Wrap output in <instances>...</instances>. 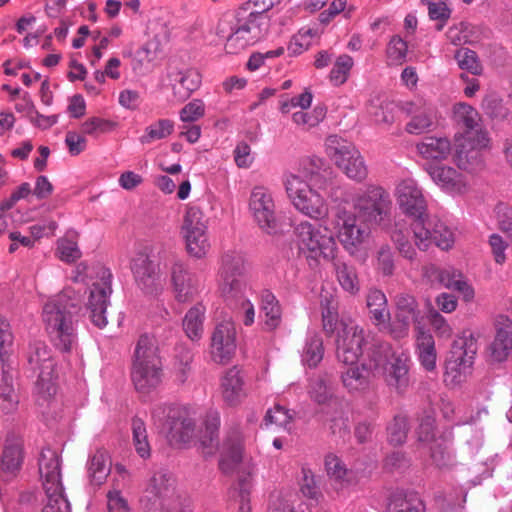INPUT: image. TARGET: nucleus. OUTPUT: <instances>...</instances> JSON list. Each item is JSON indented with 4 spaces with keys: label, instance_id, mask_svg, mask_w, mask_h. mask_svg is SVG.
Here are the masks:
<instances>
[{
    "label": "nucleus",
    "instance_id": "1",
    "mask_svg": "<svg viewBox=\"0 0 512 512\" xmlns=\"http://www.w3.org/2000/svg\"><path fill=\"white\" fill-rule=\"evenodd\" d=\"M80 297L66 288L43 308L46 331L56 348L69 352L77 341L74 315L79 310Z\"/></svg>",
    "mask_w": 512,
    "mask_h": 512
},
{
    "label": "nucleus",
    "instance_id": "2",
    "mask_svg": "<svg viewBox=\"0 0 512 512\" xmlns=\"http://www.w3.org/2000/svg\"><path fill=\"white\" fill-rule=\"evenodd\" d=\"M311 181L310 185L297 174H285L284 186L287 196L294 208L304 216L313 220L324 219L328 216L329 207L319 190H325L329 181L319 174L311 175Z\"/></svg>",
    "mask_w": 512,
    "mask_h": 512
},
{
    "label": "nucleus",
    "instance_id": "3",
    "mask_svg": "<svg viewBox=\"0 0 512 512\" xmlns=\"http://www.w3.org/2000/svg\"><path fill=\"white\" fill-rule=\"evenodd\" d=\"M325 230L308 221L300 222L295 228L298 251L310 266L319 264L321 260L332 261L336 257L338 246L335 237Z\"/></svg>",
    "mask_w": 512,
    "mask_h": 512
},
{
    "label": "nucleus",
    "instance_id": "4",
    "mask_svg": "<svg viewBox=\"0 0 512 512\" xmlns=\"http://www.w3.org/2000/svg\"><path fill=\"white\" fill-rule=\"evenodd\" d=\"M354 213L363 223L382 225L390 218L392 200L383 187L368 185L353 198Z\"/></svg>",
    "mask_w": 512,
    "mask_h": 512
},
{
    "label": "nucleus",
    "instance_id": "5",
    "mask_svg": "<svg viewBox=\"0 0 512 512\" xmlns=\"http://www.w3.org/2000/svg\"><path fill=\"white\" fill-rule=\"evenodd\" d=\"M27 359L31 369L39 371L36 382L37 401L40 405L48 404L57 391L54 381L55 364L50 350L44 342L34 341L29 345Z\"/></svg>",
    "mask_w": 512,
    "mask_h": 512
},
{
    "label": "nucleus",
    "instance_id": "6",
    "mask_svg": "<svg viewBox=\"0 0 512 512\" xmlns=\"http://www.w3.org/2000/svg\"><path fill=\"white\" fill-rule=\"evenodd\" d=\"M187 253L196 259H202L210 251L211 244L208 237V221L203 211L191 205L186 208L180 228Z\"/></svg>",
    "mask_w": 512,
    "mask_h": 512
},
{
    "label": "nucleus",
    "instance_id": "7",
    "mask_svg": "<svg viewBox=\"0 0 512 512\" xmlns=\"http://www.w3.org/2000/svg\"><path fill=\"white\" fill-rule=\"evenodd\" d=\"M245 273L246 262L241 254L228 252L223 255L219 289L227 301H238L245 297L247 291Z\"/></svg>",
    "mask_w": 512,
    "mask_h": 512
},
{
    "label": "nucleus",
    "instance_id": "8",
    "mask_svg": "<svg viewBox=\"0 0 512 512\" xmlns=\"http://www.w3.org/2000/svg\"><path fill=\"white\" fill-rule=\"evenodd\" d=\"M358 218L356 213L339 205L336 207L332 222L337 239L351 255H354L370 236V229L362 221L358 224Z\"/></svg>",
    "mask_w": 512,
    "mask_h": 512
},
{
    "label": "nucleus",
    "instance_id": "9",
    "mask_svg": "<svg viewBox=\"0 0 512 512\" xmlns=\"http://www.w3.org/2000/svg\"><path fill=\"white\" fill-rule=\"evenodd\" d=\"M175 496V479L166 470L156 471L147 484L140 499L147 512H158L168 508Z\"/></svg>",
    "mask_w": 512,
    "mask_h": 512
},
{
    "label": "nucleus",
    "instance_id": "10",
    "mask_svg": "<svg viewBox=\"0 0 512 512\" xmlns=\"http://www.w3.org/2000/svg\"><path fill=\"white\" fill-rule=\"evenodd\" d=\"M364 330L353 320H342L337 328L336 355L344 365H354L363 352Z\"/></svg>",
    "mask_w": 512,
    "mask_h": 512
},
{
    "label": "nucleus",
    "instance_id": "11",
    "mask_svg": "<svg viewBox=\"0 0 512 512\" xmlns=\"http://www.w3.org/2000/svg\"><path fill=\"white\" fill-rule=\"evenodd\" d=\"M422 315L416 298L409 294H400L395 299V312L393 319L388 320L385 332L394 339H403L409 335L410 324L415 328L423 326Z\"/></svg>",
    "mask_w": 512,
    "mask_h": 512
},
{
    "label": "nucleus",
    "instance_id": "12",
    "mask_svg": "<svg viewBox=\"0 0 512 512\" xmlns=\"http://www.w3.org/2000/svg\"><path fill=\"white\" fill-rule=\"evenodd\" d=\"M374 372L386 377L388 383L401 391L408 385L406 361L395 356L389 345L380 346L371 353Z\"/></svg>",
    "mask_w": 512,
    "mask_h": 512
},
{
    "label": "nucleus",
    "instance_id": "13",
    "mask_svg": "<svg viewBox=\"0 0 512 512\" xmlns=\"http://www.w3.org/2000/svg\"><path fill=\"white\" fill-rule=\"evenodd\" d=\"M249 211L258 227L267 234H276L279 224L272 192L264 186L252 189L248 203Z\"/></svg>",
    "mask_w": 512,
    "mask_h": 512
},
{
    "label": "nucleus",
    "instance_id": "14",
    "mask_svg": "<svg viewBox=\"0 0 512 512\" xmlns=\"http://www.w3.org/2000/svg\"><path fill=\"white\" fill-rule=\"evenodd\" d=\"M411 231L415 245L420 250H427L432 243L443 250L450 249L454 244V235L450 228L440 220L413 221Z\"/></svg>",
    "mask_w": 512,
    "mask_h": 512
},
{
    "label": "nucleus",
    "instance_id": "15",
    "mask_svg": "<svg viewBox=\"0 0 512 512\" xmlns=\"http://www.w3.org/2000/svg\"><path fill=\"white\" fill-rule=\"evenodd\" d=\"M111 272L101 267L98 272V280L92 283L86 303L90 312V319L98 328H104L107 324L106 310L110 303L112 293Z\"/></svg>",
    "mask_w": 512,
    "mask_h": 512
},
{
    "label": "nucleus",
    "instance_id": "16",
    "mask_svg": "<svg viewBox=\"0 0 512 512\" xmlns=\"http://www.w3.org/2000/svg\"><path fill=\"white\" fill-rule=\"evenodd\" d=\"M394 196L402 213L413 221H423L428 217L427 201L414 179L401 180L396 185Z\"/></svg>",
    "mask_w": 512,
    "mask_h": 512
},
{
    "label": "nucleus",
    "instance_id": "17",
    "mask_svg": "<svg viewBox=\"0 0 512 512\" xmlns=\"http://www.w3.org/2000/svg\"><path fill=\"white\" fill-rule=\"evenodd\" d=\"M167 416L170 440L176 444L189 442L195 432V420L185 409L174 407H159L153 412V417L162 421Z\"/></svg>",
    "mask_w": 512,
    "mask_h": 512
},
{
    "label": "nucleus",
    "instance_id": "18",
    "mask_svg": "<svg viewBox=\"0 0 512 512\" xmlns=\"http://www.w3.org/2000/svg\"><path fill=\"white\" fill-rule=\"evenodd\" d=\"M170 274L174 297L180 303L193 301L204 288L200 275L190 272L181 261L172 264Z\"/></svg>",
    "mask_w": 512,
    "mask_h": 512
},
{
    "label": "nucleus",
    "instance_id": "19",
    "mask_svg": "<svg viewBox=\"0 0 512 512\" xmlns=\"http://www.w3.org/2000/svg\"><path fill=\"white\" fill-rule=\"evenodd\" d=\"M453 120L457 125L464 128L463 132L455 136L476 137V143H490L488 132L482 127V118L479 112L470 104L458 102L452 108Z\"/></svg>",
    "mask_w": 512,
    "mask_h": 512
},
{
    "label": "nucleus",
    "instance_id": "20",
    "mask_svg": "<svg viewBox=\"0 0 512 512\" xmlns=\"http://www.w3.org/2000/svg\"><path fill=\"white\" fill-rule=\"evenodd\" d=\"M236 347L235 324L230 320L219 323L211 336L212 359L217 363L226 364L233 358Z\"/></svg>",
    "mask_w": 512,
    "mask_h": 512
},
{
    "label": "nucleus",
    "instance_id": "21",
    "mask_svg": "<svg viewBox=\"0 0 512 512\" xmlns=\"http://www.w3.org/2000/svg\"><path fill=\"white\" fill-rule=\"evenodd\" d=\"M423 276L432 284L437 283L447 289L460 292L466 302L474 298V289L466 282L463 275L453 268L440 269L435 265H428L423 268Z\"/></svg>",
    "mask_w": 512,
    "mask_h": 512
},
{
    "label": "nucleus",
    "instance_id": "22",
    "mask_svg": "<svg viewBox=\"0 0 512 512\" xmlns=\"http://www.w3.org/2000/svg\"><path fill=\"white\" fill-rule=\"evenodd\" d=\"M427 172L433 182L446 193L462 195L469 190L467 178L451 166L431 165Z\"/></svg>",
    "mask_w": 512,
    "mask_h": 512
},
{
    "label": "nucleus",
    "instance_id": "23",
    "mask_svg": "<svg viewBox=\"0 0 512 512\" xmlns=\"http://www.w3.org/2000/svg\"><path fill=\"white\" fill-rule=\"evenodd\" d=\"M476 137L455 136V154L453 160L462 170L472 171L482 163L481 151L489 146V143H476Z\"/></svg>",
    "mask_w": 512,
    "mask_h": 512
},
{
    "label": "nucleus",
    "instance_id": "24",
    "mask_svg": "<svg viewBox=\"0 0 512 512\" xmlns=\"http://www.w3.org/2000/svg\"><path fill=\"white\" fill-rule=\"evenodd\" d=\"M39 474L46 493L63 490L60 459L57 451L45 448L39 458Z\"/></svg>",
    "mask_w": 512,
    "mask_h": 512
},
{
    "label": "nucleus",
    "instance_id": "25",
    "mask_svg": "<svg viewBox=\"0 0 512 512\" xmlns=\"http://www.w3.org/2000/svg\"><path fill=\"white\" fill-rule=\"evenodd\" d=\"M495 331V338L489 346V356L494 362H503L512 352V320L508 316L498 315Z\"/></svg>",
    "mask_w": 512,
    "mask_h": 512
},
{
    "label": "nucleus",
    "instance_id": "26",
    "mask_svg": "<svg viewBox=\"0 0 512 512\" xmlns=\"http://www.w3.org/2000/svg\"><path fill=\"white\" fill-rule=\"evenodd\" d=\"M132 271L137 286L143 292L151 294L161 287L159 267L146 255H139L133 260Z\"/></svg>",
    "mask_w": 512,
    "mask_h": 512
},
{
    "label": "nucleus",
    "instance_id": "27",
    "mask_svg": "<svg viewBox=\"0 0 512 512\" xmlns=\"http://www.w3.org/2000/svg\"><path fill=\"white\" fill-rule=\"evenodd\" d=\"M221 397L229 406L240 404L247 396L245 382L242 372L232 367L228 369L221 378Z\"/></svg>",
    "mask_w": 512,
    "mask_h": 512
},
{
    "label": "nucleus",
    "instance_id": "28",
    "mask_svg": "<svg viewBox=\"0 0 512 512\" xmlns=\"http://www.w3.org/2000/svg\"><path fill=\"white\" fill-rule=\"evenodd\" d=\"M168 77L174 97L178 101L186 100L201 85V74L194 68L171 70Z\"/></svg>",
    "mask_w": 512,
    "mask_h": 512
},
{
    "label": "nucleus",
    "instance_id": "29",
    "mask_svg": "<svg viewBox=\"0 0 512 512\" xmlns=\"http://www.w3.org/2000/svg\"><path fill=\"white\" fill-rule=\"evenodd\" d=\"M162 362L133 364L131 378L135 388L147 393L155 389L162 381Z\"/></svg>",
    "mask_w": 512,
    "mask_h": 512
},
{
    "label": "nucleus",
    "instance_id": "30",
    "mask_svg": "<svg viewBox=\"0 0 512 512\" xmlns=\"http://www.w3.org/2000/svg\"><path fill=\"white\" fill-rule=\"evenodd\" d=\"M366 306L372 324L379 331L385 332L388 320H390V311L384 292L376 288L370 289L366 295Z\"/></svg>",
    "mask_w": 512,
    "mask_h": 512
},
{
    "label": "nucleus",
    "instance_id": "31",
    "mask_svg": "<svg viewBox=\"0 0 512 512\" xmlns=\"http://www.w3.org/2000/svg\"><path fill=\"white\" fill-rule=\"evenodd\" d=\"M478 351L476 337L471 332L464 331L452 343L449 360L455 361L473 368L474 360Z\"/></svg>",
    "mask_w": 512,
    "mask_h": 512
},
{
    "label": "nucleus",
    "instance_id": "32",
    "mask_svg": "<svg viewBox=\"0 0 512 512\" xmlns=\"http://www.w3.org/2000/svg\"><path fill=\"white\" fill-rule=\"evenodd\" d=\"M416 352L422 367L432 372L436 369L437 352L435 347V340L429 330L424 326L416 327Z\"/></svg>",
    "mask_w": 512,
    "mask_h": 512
},
{
    "label": "nucleus",
    "instance_id": "33",
    "mask_svg": "<svg viewBox=\"0 0 512 512\" xmlns=\"http://www.w3.org/2000/svg\"><path fill=\"white\" fill-rule=\"evenodd\" d=\"M249 45H253L263 38L268 30V19L266 16H257L250 12L248 16L239 18L234 28Z\"/></svg>",
    "mask_w": 512,
    "mask_h": 512
},
{
    "label": "nucleus",
    "instance_id": "34",
    "mask_svg": "<svg viewBox=\"0 0 512 512\" xmlns=\"http://www.w3.org/2000/svg\"><path fill=\"white\" fill-rule=\"evenodd\" d=\"M249 45H253L263 38L268 30V19L266 16H257L250 12L248 16L239 18L234 28Z\"/></svg>",
    "mask_w": 512,
    "mask_h": 512
},
{
    "label": "nucleus",
    "instance_id": "35",
    "mask_svg": "<svg viewBox=\"0 0 512 512\" xmlns=\"http://www.w3.org/2000/svg\"><path fill=\"white\" fill-rule=\"evenodd\" d=\"M249 45H253L263 38L268 30V19L266 16H257L250 12L248 16L239 18L234 28Z\"/></svg>",
    "mask_w": 512,
    "mask_h": 512
},
{
    "label": "nucleus",
    "instance_id": "36",
    "mask_svg": "<svg viewBox=\"0 0 512 512\" xmlns=\"http://www.w3.org/2000/svg\"><path fill=\"white\" fill-rule=\"evenodd\" d=\"M249 45H253L263 38L268 30V19L266 16H257L250 12L248 16L239 18L234 28Z\"/></svg>",
    "mask_w": 512,
    "mask_h": 512
},
{
    "label": "nucleus",
    "instance_id": "37",
    "mask_svg": "<svg viewBox=\"0 0 512 512\" xmlns=\"http://www.w3.org/2000/svg\"><path fill=\"white\" fill-rule=\"evenodd\" d=\"M418 154L426 160H446L452 151L447 137L427 136L416 145Z\"/></svg>",
    "mask_w": 512,
    "mask_h": 512
},
{
    "label": "nucleus",
    "instance_id": "38",
    "mask_svg": "<svg viewBox=\"0 0 512 512\" xmlns=\"http://www.w3.org/2000/svg\"><path fill=\"white\" fill-rule=\"evenodd\" d=\"M348 368L342 373L341 379L345 388L349 392H360L365 390L370 381V375L374 371V362L369 360L368 364L347 365Z\"/></svg>",
    "mask_w": 512,
    "mask_h": 512
},
{
    "label": "nucleus",
    "instance_id": "39",
    "mask_svg": "<svg viewBox=\"0 0 512 512\" xmlns=\"http://www.w3.org/2000/svg\"><path fill=\"white\" fill-rule=\"evenodd\" d=\"M325 470L338 493L353 483L352 472L347 469L345 463L337 455L328 454L325 457Z\"/></svg>",
    "mask_w": 512,
    "mask_h": 512
},
{
    "label": "nucleus",
    "instance_id": "40",
    "mask_svg": "<svg viewBox=\"0 0 512 512\" xmlns=\"http://www.w3.org/2000/svg\"><path fill=\"white\" fill-rule=\"evenodd\" d=\"M88 477L91 484H103L111 472V458L104 449H97L87 462Z\"/></svg>",
    "mask_w": 512,
    "mask_h": 512
},
{
    "label": "nucleus",
    "instance_id": "41",
    "mask_svg": "<svg viewBox=\"0 0 512 512\" xmlns=\"http://www.w3.org/2000/svg\"><path fill=\"white\" fill-rule=\"evenodd\" d=\"M409 105L411 107L415 106L413 103ZM409 111L413 112V116L405 127L409 134H422L434 125L435 112L431 105L423 103L421 106L415 107V109L410 108Z\"/></svg>",
    "mask_w": 512,
    "mask_h": 512
},
{
    "label": "nucleus",
    "instance_id": "42",
    "mask_svg": "<svg viewBox=\"0 0 512 512\" xmlns=\"http://www.w3.org/2000/svg\"><path fill=\"white\" fill-rule=\"evenodd\" d=\"M446 38L453 46L474 45L480 41V30L468 22H459L450 26Z\"/></svg>",
    "mask_w": 512,
    "mask_h": 512
},
{
    "label": "nucleus",
    "instance_id": "43",
    "mask_svg": "<svg viewBox=\"0 0 512 512\" xmlns=\"http://www.w3.org/2000/svg\"><path fill=\"white\" fill-rule=\"evenodd\" d=\"M334 273L343 291L352 296L359 294L361 289L360 280L354 266L337 261L334 263Z\"/></svg>",
    "mask_w": 512,
    "mask_h": 512
},
{
    "label": "nucleus",
    "instance_id": "44",
    "mask_svg": "<svg viewBox=\"0 0 512 512\" xmlns=\"http://www.w3.org/2000/svg\"><path fill=\"white\" fill-rule=\"evenodd\" d=\"M261 312L264 314V326L267 330H275L281 324L282 310L276 296L270 291L261 294Z\"/></svg>",
    "mask_w": 512,
    "mask_h": 512
},
{
    "label": "nucleus",
    "instance_id": "45",
    "mask_svg": "<svg viewBox=\"0 0 512 512\" xmlns=\"http://www.w3.org/2000/svg\"><path fill=\"white\" fill-rule=\"evenodd\" d=\"M56 257L66 263L72 264L78 261L82 252L78 245V236L75 232H68L56 242Z\"/></svg>",
    "mask_w": 512,
    "mask_h": 512
},
{
    "label": "nucleus",
    "instance_id": "46",
    "mask_svg": "<svg viewBox=\"0 0 512 512\" xmlns=\"http://www.w3.org/2000/svg\"><path fill=\"white\" fill-rule=\"evenodd\" d=\"M174 126V121L171 119H157L145 127L143 134L139 137V141L141 144H151L167 139L173 134Z\"/></svg>",
    "mask_w": 512,
    "mask_h": 512
},
{
    "label": "nucleus",
    "instance_id": "47",
    "mask_svg": "<svg viewBox=\"0 0 512 512\" xmlns=\"http://www.w3.org/2000/svg\"><path fill=\"white\" fill-rule=\"evenodd\" d=\"M324 146L327 156L336 166L339 162L350 156L353 151L357 150L353 143L338 135L328 136L325 140Z\"/></svg>",
    "mask_w": 512,
    "mask_h": 512
},
{
    "label": "nucleus",
    "instance_id": "48",
    "mask_svg": "<svg viewBox=\"0 0 512 512\" xmlns=\"http://www.w3.org/2000/svg\"><path fill=\"white\" fill-rule=\"evenodd\" d=\"M161 362L158 355V347L153 336L143 334L139 337L135 352L133 364Z\"/></svg>",
    "mask_w": 512,
    "mask_h": 512
},
{
    "label": "nucleus",
    "instance_id": "49",
    "mask_svg": "<svg viewBox=\"0 0 512 512\" xmlns=\"http://www.w3.org/2000/svg\"><path fill=\"white\" fill-rule=\"evenodd\" d=\"M481 108L485 115L494 120L504 121L512 116L510 107L495 93L485 95L481 103Z\"/></svg>",
    "mask_w": 512,
    "mask_h": 512
},
{
    "label": "nucleus",
    "instance_id": "50",
    "mask_svg": "<svg viewBox=\"0 0 512 512\" xmlns=\"http://www.w3.org/2000/svg\"><path fill=\"white\" fill-rule=\"evenodd\" d=\"M337 167L353 181L361 182L367 177V167L358 150L353 151L350 156L339 162Z\"/></svg>",
    "mask_w": 512,
    "mask_h": 512
},
{
    "label": "nucleus",
    "instance_id": "51",
    "mask_svg": "<svg viewBox=\"0 0 512 512\" xmlns=\"http://www.w3.org/2000/svg\"><path fill=\"white\" fill-rule=\"evenodd\" d=\"M326 116V109L316 106L312 110H299L292 114L293 123L302 130L308 131L318 126Z\"/></svg>",
    "mask_w": 512,
    "mask_h": 512
},
{
    "label": "nucleus",
    "instance_id": "52",
    "mask_svg": "<svg viewBox=\"0 0 512 512\" xmlns=\"http://www.w3.org/2000/svg\"><path fill=\"white\" fill-rule=\"evenodd\" d=\"M323 355L324 348L322 338L316 333L309 334L303 349V363L314 368L322 361Z\"/></svg>",
    "mask_w": 512,
    "mask_h": 512
},
{
    "label": "nucleus",
    "instance_id": "53",
    "mask_svg": "<svg viewBox=\"0 0 512 512\" xmlns=\"http://www.w3.org/2000/svg\"><path fill=\"white\" fill-rule=\"evenodd\" d=\"M132 440L136 453L143 459H148L151 455V446L148 440L145 423L140 418L132 420Z\"/></svg>",
    "mask_w": 512,
    "mask_h": 512
},
{
    "label": "nucleus",
    "instance_id": "54",
    "mask_svg": "<svg viewBox=\"0 0 512 512\" xmlns=\"http://www.w3.org/2000/svg\"><path fill=\"white\" fill-rule=\"evenodd\" d=\"M204 313V307L199 304L189 309L186 313L183 327L187 336L192 340L199 339L202 335Z\"/></svg>",
    "mask_w": 512,
    "mask_h": 512
},
{
    "label": "nucleus",
    "instance_id": "55",
    "mask_svg": "<svg viewBox=\"0 0 512 512\" xmlns=\"http://www.w3.org/2000/svg\"><path fill=\"white\" fill-rule=\"evenodd\" d=\"M454 58L461 70L468 71L475 76L483 73V65L475 51L469 48H459L456 50Z\"/></svg>",
    "mask_w": 512,
    "mask_h": 512
},
{
    "label": "nucleus",
    "instance_id": "56",
    "mask_svg": "<svg viewBox=\"0 0 512 512\" xmlns=\"http://www.w3.org/2000/svg\"><path fill=\"white\" fill-rule=\"evenodd\" d=\"M390 236L397 250L403 257L409 260H413L416 257V250L410 241L409 230L399 227L397 224L391 231Z\"/></svg>",
    "mask_w": 512,
    "mask_h": 512
},
{
    "label": "nucleus",
    "instance_id": "57",
    "mask_svg": "<svg viewBox=\"0 0 512 512\" xmlns=\"http://www.w3.org/2000/svg\"><path fill=\"white\" fill-rule=\"evenodd\" d=\"M353 65H354V61L351 56H349L347 54L340 55L336 59L334 65L330 71V75H329L330 81L335 86H340V85L344 84L349 77V74H350V71H351Z\"/></svg>",
    "mask_w": 512,
    "mask_h": 512
},
{
    "label": "nucleus",
    "instance_id": "58",
    "mask_svg": "<svg viewBox=\"0 0 512 512\" xmlns=\"http://www.w3.org/2000/svg\"><path fill=\"white\" fill-rule=\"evenodd\" d=\"M409 430L408 418L405 415H397L387 427L388 441L392 445H401L407 439Z\"/></svg>",
    "mask_w": 512,
    "mask_h": 512
},
{
    "label": "nucleus",
    "instance_id": "59",
    "mask_svg": "<svg viewBox=\"0 0 512 512\" xmlns=\"http://www.w3.org/2000/svg\"><path fill=\"white\" fill-rule=\"evenodd\" d=\"M408 52L407 43L400 37L394 36L387 45V63L390 66H399L406 60Z\"/></svg>",
    "mask_w": 512,
    "mask_h": 512
},
{
    "label": "nucleus",
    "instance_id": "60",
    "mask_svg": "<svg viewBox=\"0 0 512 512\" xmlns=\"http://www.w3.org/2000/svg\"><path fill=\"white\" fill-rule=\"evenodd\" d=\"M472 373V367L458 365L455 361L447 359L445 364L444 381L450 385H459L466 381Z\"/></svg>",
    "mask_w": 512,
    "mask_h": 512
},
{
    "label": "nucleus",
    "instance_id": "61",
    "mask_svg": "<svg viewBox=\"0 0 512 512\" xmlns=\"http://www.w3.org/2000/svg\"><path fill=\"white\" fill-rule=\"evenodd\" d=\"M293 420V413L285 407L276 404L270 408L265 415L266 426H276L280 428H287Z\"/></svg>",
    "mask_w": 512,
    "mask_h": 512
},
{
    "label": "nucleus",
    "instance_id": "62",
    "mask_svg": "<svg viewBox=\"0 0 512 512\" xmlns=\"http://www.w3.org/2000/svg\"><path fill=\"white\" fill-rule=\"evenodd\" d=\"M300 491L306 498L318 501L321 497L320 489L317 485L315 474L308 467H302Z\"/></svg>",
    "mask_w": 512,
    "mask_h": 512
},
{
    "label": "nucleus",
    "instance_id": "63",
    "mask_svg": "<svg viewBox=\"0 0 512 512\" xmlns=\"http://www.w3.org/2000/svg\"><path fill=\"white\" fill-rule=\"evenodd\" d=\"M308 393L310 398L318 404H324L331 398L330 388L323 376H317L311 380Z\"/></svg>",
    "mask_w": 512,
    "mask_h": 512
},
{
    "label": "nucleus",
    "instance_id": "64",
    "mask_svg": "<svg viewBox=\"0 0 512 512\" xmlns=\"http://www.w3.org/2000/svg\"><path fill=\"white\" fill-rule=\"evenodd\" d=\"M388 512H424V505L417 498H396L389 504Z\"/></svg>",
    "mask_w": 512,
    "mask_h": 512
}]
</instances>
